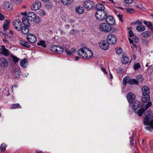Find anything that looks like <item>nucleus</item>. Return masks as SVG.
Here are the masks:
<instances>
[{"mask_svg": "<svg viewBox=\"0 0 153 153\" xmlns=\"http://www.w3.org/2000/svg\"><path fill=\"white\" fill-rule=\"evenodd\" d=\"M142 36L145 38H148L149 36L150 33L149 32L145 31L141 33Z\"/></svg>", "mask_w": 153, "mask_h": 153, "instance_id": "obj_32", "label": "nucleus"}, {"mask_svg": "<svg viewBox=\"0 0 153 153\" xmlns=\"http://www.w3.org/2000/svg\"><path fill=\"white\" fill-rule=\"evenodd\" d=\"M27 41L31 43H34L36 41L35 36L32 34H28L27 36Z\"/></svg>", "mask_w": 153, "mask_h": 153, "instance_id": "obj_10", "label": "nucleus"}, {"mask_svg": "<svg viewBox=\"0 0 153 153\" xmlns=\"http://www.w3.org/2000/svg\"><path fill=\"white\" fill-rule=\"evenodd\" d=\"M95 16L97 19L102 21L104 20L107 16V13L105 10L104 11H97L95 14Z\"/></svg>", "mask_w": 153, "mask_h": 153, "instance_id": "obj_4", "label": "nucleus"}, {"mask_svg": "<svg viewBox=\"0 0 153 153\" xmlns=\"http://www.w3.org/2000/svg\"><path fill=\"white\" fill-rule=\"evenodd\" d=\"M117 17L119 18V21H121L123 22V21L122 19V15L120 14H119L118 15H117Z\"/></svg>", "mask_w": 153, "mask_h": 153, "instance_id": "obj_48", "label": "nucleus"}, {"mask_svg": "<svg viewBox=\"0 0 153 153\" xmlns=\"http://www.w3.org/2000/svg\"><path fill=\"white\" fill-rule=\"evenodd\" d=\"M21 71L19 68H16L13 72V74L16 78H19L20 76Z\"/></svg>", "mask_w": 153, "mask_h": 153, "instance_id": "obj_24", "label": "nucleus"}, {"mask_svg": "<svg viewBox=\"0 0 153 153\" xmlns=\"http://www.w3.org/2000/svg\"><path fill=\"white\" fill-rule=\"evenodd\" d=\"M13 25L15 29L18 31H21V28L22 27V24L21 21L18 19L13 21Z\"/></svg>", "mask_w": 153, "mask_h": 153, "instance_id": "obj_8", "label": "nucleus"}, {"mask_svg": "<svg viewBox=\"0 0 153 153\" xmlns=\"http://www.w3.org/2000/svg\"><path fill=\"white\" fill-rule=\"evenodd\" d=\"M12 1L14 2H16L17 1L19 2L21 1L22 0H11Z\"/></svg>", "mask_w": 153, "mask_h": 153, "instance_id": "obj_61", "label": "nucleus"}, {"mask_svg": "<svg viewBox=\"0 0 153 153\" xmlns=\"http://www.w3.org/2000/svg\"><path fill=\"white\" fill-rule=\"evenodd\" d=\"M142 42L144 44H147L149 42V41H148L146 39H143L142 40Z\"/></svg>", "mask_w": 153, "mask_h": 153, "instance_id": "obj_53", "label": "nucleus"}, {"mask_svg": "<svg viewBox=\"0 0 153 153\" xmlns=\"http://www.w3.org/2000/svg\"><path fill=\"white\" fill-rule=\"evenodd\" d=\"M128 40H129V41L130 43L132 44L133 43V42H134V41H133V39L132 40L130 38H128Z\"/></svg>", "mask_w": 153, "mask_h": 153, "instance_id": "obj_58", "label": "nucleus"}, {"mask_svg": "<svg viewBox=\"0 0 153 153\" xmlns=\"http://www.w3.org/2000/svg\"><path fill=\"white\" fill-rule=\"evenodd\" d=\"M99 29L101 31L107 33L112 30V27L106 23L103 22L100 25Z\"/></svg>", "mask_w": 153, "mask_h": 153, "instance_id": "obj_3", "label": "nucleus"}, {"mask_svg": "<svg viewBox=\"0 0 153 153\" xmlns=\"http://www.w3.org/2000/svg\"><path fill=\"white\" fill-rule=\"evenodd\" d=\"M95 8L98 11H104L105 10V8L103 4H102L98 3L95 5Z\"/></svg>", "mask_w": 153, "mask_h": 153, "instance_id": "obj_16", "label": "nucleus"}, {"mask_svg": "<svg viewBox=\"0 0 153 153\" xmlns=\"http://www.w3.org/2000/svg\"><path fill=\"white\" fill-rule=\"evenodd\" d=\"M29 20L26 17H23L22 19V22L24 26H29Z\"/></svg>", "mask_w": 153, "mask_h": 153, "instance_id": "obj_27", "label": "nucleus"}, {"mask_svg": "<svg viewBox=\"0 0 153 153\" xmlns=\"http://www.w3.org/2000/svg\"><path fill=\"white\" fill-rule=\"evenodd\" d=\"M147 102L148 103L146 104L144 108H143V106L141 107V108H139L138 110L137 113L139 116H142L145 111L152 105V103L151 102L149 101Z\"/></svg>", "mask_w": 153, "mask_h": 153, "instance_id": "obj_5", "label": "nucleus"}, {"mask_svg": "<svg viewBox=\"0 0 153 153\" xmlns=\"http://www.w3.org/2000/svg\"><path fill=\"white\" fill-rule=\"evenodd\" d=\"M130 78L128 76H126L124 77L123 80V83L125 85H126L127 82L129 83Z\"/></svg>", "mask_w": 153, "mask_h": 153, "instance_id": "obj_34", "label": "nucleus"}, {"mask_svg": "<svg viewBox=\"0 0 153 153\" xmlns=\"http://www.w3.org/2000/svg\"><path fill=\"white\" fill-rule=\"evenodd\" d=\"M36 15L33 12H30L28 13L27 16V18L30 21H34L36 19Z\"/></svg>", "mask_w": 153, "mask_h": 153, "instance_id": "obj_13", "label": "nucleus"}, {"mask_svg": "<svg viewBox=\"0 0 153 153\" xmlns=\"http://www.w3.org/2000/svg\"><path fill=\"white\" fill-rule=\"evenodd\" d=\"M21 13L22 15L27 16V13L26 12L24 13Z\"/></svg>", "mask_w": 153, "mask_h": 153, "instance_id": "obj_63", "label": "nucleus"}, {"mask_svg": "<svg viewBox=\"0 0 153 153\" xmlns=\"http://www.w3.org/2000/svg\"><path fill=\"white\" fill-rule=\"evenodd\" d=\"M39 14L40 16H44L46 14V13L43 10H41L39 12Z\"/></svg>", "mask_w": 153, "mask_h": 153, "instance_id": "obj_44", "label": "nucleus"}, {"mask_svg": "<svg viewBox=\"0 0 153 153\" xmlns=\"http://www.w3.org/2000/svg\"><path fill=\"white\" fill-rule=\"evenodd\" d=\"M3 41L4 42L7 44H8L9 43V42L7 40L5 39H3Z\"/></svg>", "mask_w": 153, "mask_h": 153, "instance_id": "obj_56", "label": "nucleus"}, {"mask_svg": "<svg viewBox=\"0 0 153 153\" xmlns=\"http://www.w3.org/2000/svg\"><path fill=\"white\" fill-rule=\"evenodd\" d=\"M133 140L134 139L133 137L131 138V140H130V143H131V145H133L134 144V143L133 141Z\"/></svg>", "mask_w": 153, "mask_h": 153, "instance_id": "obj_54", "label": "nucleus"}, {"mask_svg": "<svg viewBox=\"0 0 153 153\" xmlns=\"http://www.w3.org/2000/svg\"><path fill=\"white\" fill-rule=\"evenodd\" d=\"M150 98L149 95H143L141 100L143 103H147L149 101Z\"/></svg>", "mask_w": 153, "mask_h": 153, "instance_id": "obj_20", "label": "nucleus"}, {"mask_svg": "<svg viewBox=\"0 0 153 153\" xmlns=\"http://www.w3.org/2000/svg\"><path fill=\"white\" fill-rule=\"evenodd\" d=\"M57 53H62L65 51V47L64 48L63 47L59 46H57Z\"/></svg>", "mask_w": 153, "mask_h": 153, "instance_id": "obj_35", "label": "nucleus"}, {"mask_svg": "<svg viewBox=\"0 0 153 153\" xmlns=\"http://www.w3.org/2000/svg\"><path fill=\"white\" fill-rule=\"evenodd\" d=\"M28 59L27 58H25L21 60L20 62L21 66L23 68H25L27 65Z\"/></svg>", "mask_w": 153, "mask_h": 153, "instance_id": "obj_23", "label": "nucleus"}, {"mask_svg": "<svg viewBox=\"0 0 153 153\" xmlns=\"http://www.w3.org/2000/svg\"><path fill=\"white\" fill-rule=\"evenodd\" d=\"M140 107V108H141V107H143V106L141 105V103L138 101H135L133 105V110L135 111H137V110H138L139 109H138L137 108H139Z\"/></svg>", "mask_w": 153, "mask_h": 153, "instance_id": "obj_15", "label": "nucleus"}, {"mask_svg": "<svg viewBox=\"0 0 153 153\" xmlns=\"http://www.w3.org/2000/svg\"><path fill=\"white\" fill-rule=\"evenodd\" d=\"M126 10L128 13H131L134 12V10L132 8H126Z\"/></svg>", "mask_w": 153, "mask_h": 153, "instance_id": "obj_41", "label": "nucleus"}, {"mask_svg": "<svg viewBox=\"0 0 153 153\" xmlns=\"http://www.w3.org/2000/svg\"><path fill=\"white\" fill-rule=\"evenodd\" d=\"M13 59L14 62L15 63L17 62L19 60V59L17 58L15 56L13 57Z\"/></svg>", "mask_w": 153, "mask_h": 153, "instance_id": "obj_50", "label": "nucleus"}, {"mask_svg": "<svg viewBox=\"0 0 153 153\" xmlns=\"http://www.w3.org/2000/svg\"><path fill=\"white\" fill-rule=\"evenodd\" d=\"M116 52L117 54H120L122 52V49L121 47L117 48L115 49Z\"/></svg>", "mask_w": 153, "mask_h": 153, "instance_id": "obj_40", "label": "nucleus"}, {"mask_svg": "<svg viewBox=\"0 0 153 153\" xmlns=\"http://www.w3.org/2000/svg\"><path fill=\"white\" fill-rule=\"evenodd\" d=\"M65 51L67 53L68 55H72V52L69 50H68L65 47Z\"/></svg>", "mask_w": 153, "mask_h": 153, "instance_id": "obj_42", "label": "nucleus"}, {"mask_svg": "<svg viewBox=\"0 0 153 153\" xmlns=\"http://www.w3.org/2000/svg\"><path fill=\"white\" fill-rule=\"evenodd\" d=\"M138 23L139 24H142V22H140L139 20H138V21H137L135 22H134V24H137Z\"/></svg>", "mask_w": 153, "mask_h": 153, "instance_id": "obj_55", "label": "nucleus"}, {"mask_svg": "<svg viewBox=\"0 0 153 153\" xmlns=\"http://www.w3.org/2000/svg\"><path fill=\"white\" fill-rule=\"evenodd\" d=\"M137 30L139 31H143L145 30V27L143 25H139L136 27Z\"/></svg>", "mask_w": 153, "mask_h": 153, "instance_id": "obj_30", "label": "nucleus"}, {"mask_svg": "<svg viewBox=\"0 0 153 153\" xmlns=\"http://www.w3.org/2000/svg\"><path fill=\"white\" fill-rule=\"evenodd\" d=\"M143 22L145 25H146L147 26L149 27H151L152 25V24L150 22H147L145 21L144 22Z\"/></svg>", "mask_w": 153, "mask_h": 153, "instance_id": "obj_46", "label": "nucleus"}, {"mask_svg": "<svg viewBox=\"0 0 153 153\" xmlns=\"http://www.w3.org/2000/svg\"><path fill=\"white\" fill-rule=\"evenodd\" d=\"M134 42L135 43H137L139 42V39L136 36H134L133 38Z\"/></svg>", "mask_w": 153, "mask_h": 153, "instance_id": "obj_45", "label": "nucleus"}, {"mask_svg": "<svg viewBox=\"0 0 153 153\" xmlns=\"http://www.w3.org/2000/svg\"><path fill=\"white\" fill-rule=\"evenodd\" d=\"M94 6V3L90 0H86L84 2L83 6L88 10L93 9Z\"/></svg>", "mask_w": 153, "mask_h": 153, "instance_id": "obj_7", "label": "nucleus"}, {"mask_svg": "<svg viewBox=\"0 0 153 153\" xmlns=\"http://www.w3.org/2000/svg\"><path fill=\"white\" fill-rule=\"evenodd\" d=\"M8 65L7 60L3 58H0V66L2 67H6Z\"/></svg>", "mask_w": 153, "mask_h": 153, "instance_id": "obj_17", "label": "nucleus"}, {"mask_svg": "<svg viewBox=\"0 0 153 153\" xmlns=\"http://www.w3.org/2000/svg\"><path fill=\"white\" fill-rule=\"evenodd\" d=\"M2 6L4 9H7L9 8L11 9L12 6L9 2L5 1L3 3Z\"/></svg>", "mask_w": 153, "mask_h": 153, "instance_id": "obj_21", "label": "nucleus"}, {"mask_svg": "<svg viewBox=\"0 0 153 153\" xmlns=\"http://www.w3.org/2000/svg\"><path fill=\"white\" fill-rule=\"evenodd\" d=\"M109 44L107 41H102L100 42L99 45L102 49L105 50L108 49L109 47Z\"/></svg>", "mask_w": 153, "mask_h": 153, "instance_id": "obj_9", "label": "nucleus"}, {"mask_svg": "<svg viewBox=\"0 0 153 153\" xmlns=\"http://www.w3.org/2000/svg\"><path fill=\"white\" fill-rule=\"evenodd\" d=\"M75 10L76 13L78 14H81L83 13L84 9L81 6H79L76 7Z\"/></svg>", "mask_w": 153, "mask_h": 153, "instance_id": "obj_22", "label": "nucleus"}, {"mask_svg": "<svg viewBox=\"0 0 153 153\" xmlns=\"http://www.w3.org/2000/svg\"><path fill=\"white\" fill-rule=\"evenodd\" d=\"M20 44L24 47L26 48H29L30 47V44L28 42L23 41H19Z\"/></svg>", "mask_w": 153, "mask_h": 153, "instance_id": "obj_29", "label": "nucleus"}, {"mask_svg": "<svg viewBox=\"0 0 153 153\" xmlns=\"http://www.w3.org/2000/svg\"><path fill=\"white\" fill-rule=\"evenodd\" d=\"M137 78L138 81L140 82H142L143 80L141 76H137Z\"/></svg>", "mask_w": 153, "mask_h": 153, "instance_id": "obj_47", "label": "nucleus"}, {"mask_svg": "<svg viewBox=\"0 0 153 153\" xmlns=\"http://www.w3.org/2000/svg\"><path fill=\"white\" fill-rule=\"evenodd\" d=\"M10 21L9 20H5L3 24V28L4 31L7 30L10 26Z\"/></svg>", "mask_w": 153, "mask_h": 153, "instance_id": "obj_25", "label": "nucleus"}, {"mask_svg": "<svg viewBox=\"0 0 153 153\" xmlns=\"http://www.w3.org/2000/svg\"><path fill=\"white\" fill-rule=\"evenodd\" d=\"M37 45H41L44 48L46 47V45L45 44V42L44 41H40L37 43Z\"/></svg>", "mask_w": 153, "mask_h": 153, "instance_id": "obj_37", "label": "nucleus"}, {"mask_svg": "<svg viewBox=\"0 0 153 153\" xmlns=\"http://www.w3.org/2000/svg\"><path fill=\"white\" fill-rule=\"evenodd\" d=\"M127 98L129 102L132 103L134 101L135 97L133 93L129 92L127 95Z\"/></svg>", "mask_w": 153, "mask_h": 153, "instance_id": "obj_12", "label": "nucleus"}, {"mask_svg": "<svg viewBox=\"0 0 153 153\" xmlns=\"http://www.w3.org/2000/svg\"><path fill=\"white\" fill-rule=\"evenodd\" d=\"M29 26H24V27H22L21 28V31L22 33L25 34H27L29 32Z\"/></svg>", "mask_w": 153, "mask_h": 153, "instance_id": "obj_26", "label": "nucleus"}, {"mask_svg": "<svg viewBox=\"0 0 153 153\" xmlns=\"http://www.w3.org/2000/svg\"><path fill=\"white\" fill-rule=\"evenodd\" d=\"M136 45L134 44H132L131 46V47L132 48H136Z\"/></svg>", "mask_w": 153, "mask_h": 153, "instance_id": "obj_59", "label": "nucleus"}, {"mask_svg": "<svg viewBox=\"0 0 153 153\" xmlns=\"http://www.w3.org/2000/svg\"><path fill=\"white\" fill-rule=\"evenodd\" d=\"M21 108V106L19 103L13 104L10 107V108L11 109L19 108Z\"/></svg>", "mask_w": 153, "mask_h": 153, "instance_id": "obj_31", "label": "nucleus"}, {"mask_svg": "<svg viewBox=\"0 0 153 153\" xmlns=\"http://www.w3.org/2000/svg\"><path fill=\"white\" fill-rule=\"evenodd\" d=\"M129 34L130 37H132L134 35V34L131 30H129Z\"/></svg>", "mask_w": 153, "mask_h": 153, "instance_id": "obj_52", "label": "nucleus"}, {"mask_svg": "<svg viewBox=\"0 0 153 153\" xmlns=\"http://www.w3.org/2000/svg\"><path fill=\"white\" fill-rule=\"evenodd\" d=\"M78 55L81 57L88 59L93 56L92 51L86 47L81 48L78 51Z\"/></svg>", "mask_w": 153, "mask_h": 153, "instance_id": "obj_2", "label": "nucleus"}, {"mask_svg": "<svg viewBox=\"0 0 153 153\" xmlns=\"http://www.w3.org/2000/svg\"><path fill=\"white\" fill-rule=\"evenodd\" d=\"M102 71L104 72L105 74H106L107 72L105 70V69L104 68H102Z\"/></svg>", "mask_w": 153, "mask_h": 153, "instance_id": "obj_60", "label": "nucleus"}, {"mask_svg": "<svg viewBox=\"0 0 153 153\" xmlns=\"http://www.w3.org/2000/svg\"><path fill=\"white\" fill-rule=\"evenodd\" d=\"M124 1L127 4H131L133 2V0H124Z\"/></svg>", "mask_w": 153, "mask_h": 153, "instance_id": "obj_49", "label": "nucleus"}, {"mask_svg": "<svg viewBox=\"0 0 153 153\" xmlns=\"http://www.w3.org/2000/svg\"><path fill=\"white\" fill-rule=\"evenodd\" d=\"M146 117L143 120V123L144 125L148 126L145 127L147 130L151 131L153 129V114L150 111H147L145 113Z\"/></svg>", "mask_w": 153, "mask_h": 153, "instance_id": "obj_1", "label": "nucleus"}, {"mask_svg": "<svg viewBox=\"0 0 153 153\" xmlns=\"http://www.w3.org/2000/svg\"><path fill=\"white\" fill-rule=\"evenodd\" d=\"M41 6V4L40 1H37L33 4L31 7V8L33 10H37L39 9Z\"/></svg>", "mask_w": 153, "mask_h": 153, "instance_id": "obj_14", "label": "nucleus"}, {"mask_svg": "<svg viewBox=\"0 0 153 153\" xmlns=\"http://www.w3.org/2000/svg\"><path fill=\"white\" fill-rule=\"evenodd\" d=\"M140 65H139V63H137L134 65V69L136 70L140 68Z\"/></svg>", "mask_w": 153, "mask_h": 153, "instance_id": "obj_43", "label": "nucleus"}, {"mask_svg": "<svg viewBox=\"0 0 153 153\" xmlns=\"http://www.w3.org/2000/svg\"><path fill=\"white\" fill-rule=\"evenodd\" d=\"M143 95H149V89L146 85L143 86L142 88Z\"/></svg>", "mask_w": 153, "mask_h": 153, "instance_id": "obj_18", "label": "nucleus"}, {"mask_svg": "<svg viewBox=\"0 0 153 153\" xmlns=\"http://www.w3.org/2000/svg\"><path fill=\"white\" fill-rule=\"evenodd\" d=\"M106 41L109 44H114L117 42L116 37L112 34H109L107 37Z\"/></svg>", "mask_w": 153, "mask_h": 153, "instance_id": "obj_6", "label": "nucleus"}, {"mask_svg": "<svg viewBox=\"0 0 153 153\" xmlns=\"http://www.w3.org/2000/svg\"><path fill=\"white\" fill-rule=\"evenodd\" d=\"M4 16L0 13V20L2 21L4 19Z\"/></svg>", "mask_w": 153, "mask_h": 153, "instance_id": "obj_51", "label": "nucleus"}, {"mask_svg": "<svg viewBox=\"0 0 153 153\" xmlns=\"http://www.w3.org/2000/svg\"><path fill=\"white\" fill-rule=\"evenodd\" d=\"M105 19L106 23L107 24L111 26L114 25V20L112 16H107Z\"/></svg>", "mask_w": 153, "mask_h": 153, "instance_id": "obj_11", "label": "nucleus"}, {"mask_svg": "<svg viewBox=\"0 0 153 153\" xmlns=\"http://www.w3.org/2000/svg\"><path fill=\"white\" fill-rule=\"evenodd\" d=\"M3 35H4L5 36V38H6L8 36L5 33H3Z\"/></svg>", "mask_w": 153, "mask_h": 153, "instance_id": "obj_64", "label": "nucleus"}, {"mask_svg": "<svg viewBox=\"0 0 153 153\" xmlns=\"http://www.w3.org/2000/svg\"><path fill=\"white\" fill-rule=\"evenodd\" d=\"M71 51L73 53L76 52V50L74 48H72L71 49Z\"/></svg>", "mask_w": 153, "mask_h": 153, "instance_id": "obj_57", "label": "nucleus"}, {"mask_svg": "<svg viewBox=\"0 0 153 153\" xmlns=\"http://www.w3.org/2000/svg\"><path fill=\"white\" fill-rule=\"evenodd\" d=\"M62 3L65 5L71 4L73 1L72 0H62Z\"/></svg>", "mask_w": 153, "mask_h": 153, "instance_id": "obj_36", "label": "nucleus"}, {"mask_svg": "<svg viewBox=\"0 0 153 153\" xmlns=\"http://www.w3.org/2000/svg\"><path fill=\"white\" fill-rule=\"evenodd\" d=\"M51 50L55 53H57V45H52L51 48Z\"/></svg>", "mask_w": 153, "mask_h": 153, "instance_id": "obj_38", "label": "nucleus"}, {"mask_svg": "<svg viewBox=\"0 0 153 153\" xmlns=\"http://www.w3.org/2000/svg\"><path fill=\"white\" fill-rule=\"evenodd\" d=\"M79 57L76 56L75 57V59L76 61H77L79 60Z\"/></svg>", "mask_w": 153, "mask_h": 153, "instance_id": "obj_62", "label": "nucleus"}, {"mask_svg": "<svg viewBox=\"0 0 153 153\" xmlns=\"http://www.w3.org/2000/svg\"><path fill=\"white\" fill-rule=\"evenodd\" d=\"M6 145L4 143L2 144L0 146L1 151H4L5 150Z\"/></svg>", "mask_w": 153, "mask_h": 153, "instance_id": "obj_39", "label": "nucleus"}, {"mask_svg": "<svg viewBox=\"0 0 153 153\" xmlns=\"http://www.w3.org/2000/svg\"><path fill=\"white\" fill-rule=\"evenodd\" d=\"M129 83L131 85H133L136 84L138 85V81L136 79H131L130 78Z\"/></svg>", "mask_w": 153, "mask_h": 153, "instance_id": "obj_33", "label": "nucleus"}, {"mask_svg": "<svg viewBox=\"0 0 153 153\" xmlns=\"http://www.w3.org/2000/svg\"><path fill=\"white\" fill-rule=\"evenodd\" d=\"M1 50L2 51L0 54H3L4 56H8L10 52L8 51V50L6 49L4 46L2 47V48L1 49Z\"/></svg>", "mask_w": 153, "mask_h": 153, "instance_id": "obj_28", "label": "nucleus"}, {"mask_svg": "<svg viewBox=\"0 0 153 153\" xmlns=\"http://www.w3.org/2000/svg\"><path fill=\"white\" fill-rule=\"evenodd\" d=\"M129 60V57L125 55H123L121 58V61L123 63L126 64L128 63Z\"/></svg>", "mask_w": 153, "mask_h": 153, "instance_id": "obj_19", "label": "nucleus"}]
</instances>
